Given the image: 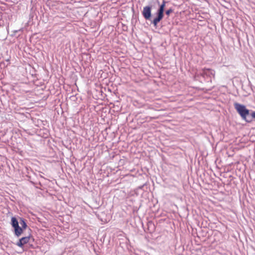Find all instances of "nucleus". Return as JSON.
Masks as SVG:
<instances>
[{"label": "nucleus", "instance_id": "4", "mask_svg": "<svg viewBox=\"0 0 255 255\" xmlns=\"http://www.w3.org/2000/svg\"><path fill=\"white\" fill-rule=\"evenodd\" d=\"M151 7L149 6H144L142 11L143 16L145 19H149L151 15Z\"/></svg>", "mask_w": 255, "mask_h": 255}, {"label": "nucleus", "instance_id": "7", "mask_svg": "<svg viewBox=\"0 0 255 255\" xmlns=\"http://www.w3.org/2000/svg\"><path fill=\"white\" fill-rule=\"evenodd\" d=\"M210 71V69H206L204 68L202 70V72L201 74L202 76L204 77L205 75L207 74V71Z\"/></svg>", "mask_w": 255, "mask_h": 255}, {"label": "nucleus", "instance_id": "2", "mask_svg": "<svg viewBox=\"0 0 255 255\" xmlns=\"http://www.w3.org/2000/svg\"><path fill=\"white\" fill-rule=\"evenodd\" d=\"M165 3L166 2L164 0H163L158 10L157 17L155 18L152 21V23L155 26L157 25V23L162 19L163 17V12L164 10Z\"/></svg>", "mask_w": 255, "mask_h": 255}, {"label": "nucleus", "instance_id": "9", "mask_svg": "<svg viewBox=\"0 0 255 255\" xmlns=\"http://www.w3.org/2000/svg\"><path fill=\"white\" fill-rule=\"evenodd\" d=\"M251 116L253 118H255V112H253Z\"/></svg>", "mask_w": 255, "mask_h": 255}, {"label": "nucleus", "instance_id": "5", "mask_svg": "<svg viewBox=\"0 0 255 255\" xmlns=\"http://www.w3.org/2000/svg\"><path fill=\"white\" fill-rule=\"evenodd\" d=\"M30 240V237H25L21 238L19 241L17 243L16 245L22 248L25 244L29 242Z\"/></svg>", "mask_w": 255, "mask_h": 255}, {"label": "nucleus", "instance_id": "8", "mask_svg": "<svg viewBox=\"0 0 255 255\" xmlns=\"http://www.w3.org/2000/svg\"><path fill=\"white\" fill-rule=\"evenodd\" d=\"M172 12V9H169L166 11V14L167 15H169L170 14V13H171Z\"/></svg>", "mask_w": 255, "mask_h": 255}, {"label": "nucleus", "instance_id": "6", "mask_svg": "<svg viewBox=\"0 0 255 255\" xmlns=\"http://www.w3.org/2000/svg\"><path fill=\"white\" fill-rule=\"evenodd\" d=\"M19 223H20V224L21 226V227H20V228L22 229V231H23L27 227L26 223H25L24 220L23 219H22V218H20Z\"/></svg>", "mask_w": 255, "mask_h": 255}, {"label": "nucleus", "instance_id": "1", "mask_svg": "<svg viewBox=\"0 0 255 255\" xmlns=\"http://www.w3.org/2000/svg\"><path fill=\"white\" fill-rule=\"evenodd\" d=\"M234 107L237 112L241 116L242 118L248 122H250L251 121H248L247 119V116L249 115V110L246 109L244 105L240 104L235 103Z\"/></svg>", "mask_w": 255, "mask_h": 255}, {"label": "nucleus", "instance_id": "3", "mask_svg": "<svg viewBox=\"0 0 255 255\" xmlns=\"http://www.w3.org/2000/svg\"><path fill=\"white\" fill-rule=\"evenodd\" d=\"M11 224L14 229V234L17 237L20 236L22 233V229L18 225V222L15 217H12Z\"/></svg>", "mask_w": 255, "mask_h": 255}]
</instances>
